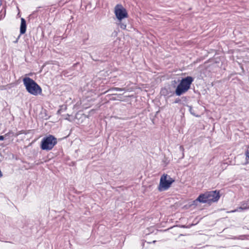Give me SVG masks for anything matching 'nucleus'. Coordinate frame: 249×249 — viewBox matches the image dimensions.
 Returning <instances> with one entry per match:
<instances>
[{
	"label": "nucleus",
	"mask_w": 249,
	"mask_h": 249,
	"mask_svg": "<svg viewBox=\"0 0 249 249\" xmlns=\"http://www.w3.org/2000/svg\"><path fill=\"white\" fill-rule=\"evenodd\" d=\"M119 24L120 25L121 28H122V29L125 30L126 29V24L124 23L123 22H122L121 21H120V23H119Z\"/></svg>",
	"instance_id": "obj_11"
},
{
	"label": "nucleus",
	"mask_w": 249,
	"mask_h": 249,
	"mask_svg": "<svg viewBox=\"0 0 249 249\" xmlns=\"http://www.w3.org/2000/svg\"><path fill=\"white\" fill-rule=\"evenodd\" d=\"M246 155L247 157L249 158V152L248 150L247 151V152L246 153Z\"/></svg>",
	"instance_id": "obj_13"
},
{
	"label": "nucleus",
	"mask_w": 249,
	"mask_h": 249,
	"mask_svg": "<svg viewBox=\"0 0 249 249\" xmlns=\"http://www.w3.org/2000/svg\"><path fill=\"white\" fill-rule=\"evenodd\" d=\"M193 81L194 78L191 76L182 78L175 90V94L177 96H180L186 93L190 89Z\"/></svg>",
	"instance_id": "obj_2"
},
{
	"label": "nucleus",
	"mask_w": 249,
	"mask_h": 249,
	"mask_svg": "<svg viewBox=\"0 0 249 249\" xmlns=\"http://www.w3.org/2000/svg\"><path fill=\"white\" fill-rule=\"evenodd\" d=\"M179 148H180L181 150H183V147H182V146H180L179 147Z\"/></svg>",
	"instance_id": "obj_17"
},
{
	"label": "nucleus",
	"mask_w": 249,
	"mask_h": 249,
	"mask_svg": "<svg viewBox=\"0 0 249 249\" xmlns=\"http://www.w3.org/2000/svg\"><path fill=\"white\" fill-rule=\"evenodd\" d=\"M23 82L27 91L30 94L37 95L41 93L40 87L31 78L25 77L23 78Z\"/></svg>",
	"instance_id": "obj_1"
},
{
	"label": "nucleus",
	"mask_w": 249,
	"mask_h": 249,
	"mask_svg": "<svg viewBox=\"0 0 249 249\" xmlns=\"http://www.w3.org/2000/svg\"><path fill=\"white\" fill-rule=\"evenodd\" d=\"M115 14L119 21L128 16L127 13L125 8L121 5H117L115 8Z\"/></svg>",
	"instance_id": "obj_5"
},
{
	"label": "nucleus",
	"mask_w": 249,
	"mask_h": 249,
	"mask_svg": "<svg viewBox=\"0 0 249 249\" xmlns=\"http://www.w3.org/2000/svg\"><path fill=\"white\" fill-rule=\"evenodd\" d=\"M208 203L207 193L200 195L198 197L193 201V205H197V202Z\"/></svg>",
	"instance_id": "obj_7"
},
{
	"label": "nucleus",
	"mask_w": 249,
	"mask_h": 249,
	"mask_svg": "<svg viewBox=\"0 0 249 249\" xmlns=\"http://www.w3.org/2000/svg\"><path fill=\"white\" fill-rule=\"evenodd\" d=\"M56 143V138L53 136L50 135L42 140L40 147L42 150L49 151L52 149Z\"/></svg>",
	"instance_id": "obj_3"
},
{
	"label": "nucleus",
	"mask_w": 249,
	"mask_h": 249,
	"mask_svg": "<svg viewBox=\"0 0 249 249\" xmlns=\"http://www.w3.org/2000/svg\"><path fill=\"white\" fill-rule=\"evenodd\" d=\"M2 176V172H1V171H0V178Z\"/></svg>",
	"instance_id": "obj_16"
},
{
	"label": "nucleus",
	"mask_w": 249,
	"mask_h": 249,
	"mask_svg": "<svg viewBox=\"0 0 249 249\" xmlns=\"http://www.w3.org/2000/svg\"><path fill=\"white\" fill-rule=\"evenodd\" d=\"M26 31V22L24 18H21V24L20 27V34H24Z\"/></svg>",
	"instance_id": "obj_9"
},
{
	"label": "nucleus",
	"mask_w": 249,
	"mask_h": 249,
	"mask_svg": "<svg viewBox=\"0 0 249 249\" xmlns=\"http://www.w3.org/2000/svg\"><path fill=\"white\" fill-rule=\"evenodd\" d=\"M4 139L3 136H0V141H3Z\"/></svg>",
	"instance_id": "obj_15"
},
{
	"label": "nucleus",
	"mask_w": 249,
	"mask_h": 249,
	"mask_svg": "<svg viewBox=\"0 0 249 249\" xmlns=\"http://www.w3.org/2000/svg\"><path fill=\"white\" fill-rule=\"evenodd\" d=\"M187 106L189 107V111H190V112L191 113V114H192L194 116H196V114L194 113V110L193 109V107L191 106Z\"/></svg>",
	"instance_id": "obj_12"
},
{
	"label": "nucleus",
	"mask_w": 249,
	"mask_h": 249,
	"mask_svg": "<svg viewBox=\"0 0 249 249\" xmlns=\"http://www.w3.org/2000/svg\"><path fill=\"white\" fill-rule=\"evenodd\" d=\"M112 90H115L117 91H124L125 89L124 88H112L108 89L107 91H110Z\"/></svg>",
	"instance_id": "obj_10"
},
{
	"label": "nucleus",
	"mask_w": 249,
	"mask_h": 249,
	"mask_svg": "<svg viewBox=\"0 0 249 249\" xmlns=\"http://www.w3.org/2000/svg\"><path fill=\"white\" fill-rule=\"evenodd\" d=\"M175 181L174 179L167 174H163L160 178L158 190L162 192L168 190L171 184Z\"/></svg>",
	"instance_id": "obj_4"
},
{
	"label": "nucleus",
	"mask_w": 249,
	"mask_h": 249,
	"mask_svg": "<svg viewBox=\"0 0 249 249\" xmlns=\"http://www.w3.org/2000/svg\"><path fill=\"white\" fill-rule=\"evenodd\" d=\"M180 101V100L179 99H176L174 102L175 103H178Z\"/></svg>",
	"instance_id": "obj_14"
},
{
	"label": "nucleus",
	"mask_w": 249,
	"mask_h": 249,
	"mask_svg": "<svg viewBox=\"0 0 249 249\" xmlns=\"http://www.w3.org/2000/svg\"><path fill=\"white\" fill-rule=\"evenodd\" d=\"M249 209V204L247 202H243L241 204L240 207H238L234 211H232V212H241L244 210H246Z\"/></svg>",
	"instance_id": "obj_8"
},
{
	"label": "nucleus",
	"mask_w": 249,
	"mask_h": 249,
	"mask_svg": "<svg viewBox=\"0 0 249 249\" xmlns=\"http://www.w3.org/2000/svg\"><path fill=\"white\" fill-rule=\"evenodd\" d=\"M208 197V203H211L212 202L217 201L219 198L220 195L219 192L216 191H210L207 192Z\"/></svg>",
	"instance_id": "obj_6"
}]
</instances>
